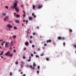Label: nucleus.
I'll return each mask as SVG.
<instances>
[{"label": "nucleus", "mask_w": 76, "mask_h": 76, "mask_svg": "<svg viewBox=\"0 0 76 76\" xmlns=\"http://www.w3.org/2000/svg\"><path fill=\"white\" fill-rule=\"evenodd\" d=\"M33 67H32V66L31 65H30L29 67L31 69H32V70H34L35 69V66H36V64L34 62L33 65Z\"/></svg>", "instance_id": "f257e3e1"}, {"label": "nucleus", "mask_w": 76, "mask_h": 76, "mask_svg": "<svg viewBox=\"0 0 76 76\" xmlns=\"http://www.w3.org/2000/svg\"><path fill=\"white\" fill-rule=\"evenodd\" d=\"M17 6H18V3L15 2L13 4V7H12V8L13 9H14L15 8H16L17 7Z\"/></svg>", "instance_id": "f03ea898"}, {"label": "nucleus", "mask_w": 76, "mask_h": 76, "mask_svg": "<svg viewBox=\"0 0 76 76\" xmlns=\"http://www.w3.org/2000/svg\"><path fill=\"white\" fill-rule=\"evenodd\" d=\"M11 53H10L9 52V51L7 52L6 54L5 55L6 56H10V57H11V56H12V53L11 55Z\"/></svg>", "instance_id": "7ed1b4c3"}, {"label": "nucleus", "mask_w": 76, "mask_h": 76, "mask_svg": "<svg viewBox=\"0 0 76 76\" xmlns=\"http://www.w3.org/2000/svg\"><path fill=\"white\" fill-rule=\"evenodd\" d=\"M9 18V15H7L6 16L5 18L4 19V21L6 22V21H7V20H8Z\"/></svg>", "instance_id": "20e7f679"}, {"label": "nucleus", "mask_w": 76, "mask_h": 76, "mask_svg": "<svg viewBox=\"0 0 76 76\" xmlns=\"http://www.w3.org/2000/svg\"><path fill=\"white\" fill-rule=\"evenodd\" d=\"M9 42H6L5 46V48H8L9 47Z\"/></svg>", "instance_id": "39448f33"}, {"label": "nucleus", "mask_w": 76, "mask_h": 76, "mask_svg": "<svg viewBox=\"0 0 76 76\" xmlns=\"http://www.w3.org/2000/svg\"><path fill=\"white\" fill-rule=\"evenodd\" d=\"M7 27H8L9 28H13V26L12 25H10V24H8L7 25Z\"/></svg>", "instance_id": "423d86ee"}, {"label": "nucleus", "mask_w": 76, "mask_h": 76, "mask_svg": "<svg viewBox=\"0 0 76 76\" xmlns=\"http://www.w3.org/2000/svg\"><path fill=\"white\" fill-rule=\"evenodd\" d=\"M14 9L16 10V12H19V8H17V7H16V8H15Z\"/></svg>", "instance_id": "0eeeda50"}, {"label": "nucleus", "mask_w": 76, "mask_h": 76, "mask_svg": "<svg viewBox=\"0 0 76 76\" xmlns=\"http://www.w3.org/2000/svg\"><path fill=\"white\" fill-rule=\"evenodd\" d=\"M25 45H26V46H28V45H29V43H28V42H25Z\"/></svg>", "instance_id": "6e6552de"}, {"label": "nucleus", "mask_w": 76, "mask_h": 76, "mask_svg": "<svg viewBox=\"0 0 76 76\" xmlns=\"http://www.w3.org/2000/svg\"><path fill=\"white\" fill-rule=\"evenodd\" d=\"M42 5L38 6L37 8L38 9H41V8H42Z\"/></svg>", "instance_id": "1a4fd4ad"}, {"label": "nucleus", "mask_w": 76, "mask_h": 76, "mask_svg": "<svg viewBox=\"0 0 76 76\" xmlns=\"http://www.w3.org/2000/svg\"><path fill=\"white\" fill-rule=\"evenodd\" d=\"M15 23H19L20 22L19 21V20H17L15 21Z\"/></svg>", "instance_id": "9d476101"}, {"label": "nucleus", "mask_w": 76, "mask_h": 76, "mask_svg": "<svg viewBox=\"0 0 76 76\" xmlns=\"http://www.w3.org/2000/svg\"><path fill=\"white\" fill-rule=\"evenodd\" d=\"M12 38L13 39H15V38H16L17 37H16V36L14 35L12 36Z\"/></svg>", "instance_id": "9b49d317"}, {"label": "nucleus", "mask_w": 76, "mask_h": 76, "mask_svg": "<svg viewBox=\"0 0 76 76\" xmlns=\"http://www.w3.org/2000/svg\"><path fill=\"white\" fill-rule=\"evenodd\" d=\"M51 42V39L48 40L47 41V43H48V42Z\"/></svg>", "instance_id": "f8f14e48"}, {"label": "nucleus", "mask_w": 76, "mask_h": 76, "mask_svg": "<svg viewBox=\"0 0 76 76\" xmlns=\"http://www.w3.org/2000/svg\"><path fill=\"white\" fill-rule=\"evenodd\" d=\"M32 16H33L34 18L36 17V15H34V13H32Z\"/></svg>", "instance_id": "ddd939ff"}, {"label": "nucleus", "mask_w": 76, "mask_h": 76, "mask_svg": "<svg viewBox=\"0 0 76 76\" xmlns=\"http://www.w3.org/2000/svg\"><path fill=\"white\" fill-rule=\"evenodd\" d=\"M58 39H59V40H61V37H58Z\"/></svg>", "instance_id": "4468645a"}, {"label": "nucleus", "mask_w": 76, "mask_h": 76, "mask_svg": "<svg viewBox=\"0 0 76 76\" xmlns=\"http://www.w3.org/2000/svg\"><path fill=\"white\" fill-rule=\"evenodd\" d=\"M2 16H6V13H3L2 14Z\"/></svg>", "instance_id": "2eb2a0df"}, {"label": "nucleus", "mask_w": 76, "mask_h": 76, "mask_svg": "<svg viewBox=\"0 0 76 76\" xmlns=\"http://www.w3.org/2000/svg\"><path fill=\"white\" fill-rule=\"evenodd\" d=\"M19 17H20V15L18 14H17L16 15V18H19Z\"/></svg>", "instance_id": "dca6fc26"}, {"label": "nucleus", "mask_w": 76, "mask_h": 76, "mask_svg": "<svg viewBox=\"0 0 76 76\" xmlns=\"http://www.w3.org/2000/svg\"><path fill=\"white\" fill-rule=\"evenodd\" d=\"M33 9H35V6L34 5H33Z\"/></svg>", "instance_id": "f3484780"}, {"label": "nucleus", "mask_w": 76, "mask_h": 76, "mask_svg": "<svg viewBox=\"0 0 76 76\" xmlns=\"http://www.w3.org/2000/svg\"><path fill=\"white\" fill-rule=\"evenodd\" d=\"M6 30H7L8 31H10L11 29H10V28H7Z\"/></svg>", "instance_id": "a211bd4d"}, {"label": "nucleus", "mask_w": 76, "mask_h": 76, "mask_svg": "<svg viewBox=\"0 0 76 76\" xmlns=\"http://www.w3.org/2000/svg\"><path fill=\"white\" fill-rule=\"evenodd\" d=\"M29 20H32V17H29Z\"/></svg>", "instance_id": "6ab92c4d"}, {"label": "nucleus", "mask_w": 76, "mask_h": 76, "mask_svg": "<svg viewBox=\"0 0 76 76\" xmlns=\"http://www.w3.org/2000/svg\"><path fill=\"white\" fill-rule=\"evenodd\" d=\"M10 45L11 46H12L13 45V42L11 41L10 43Z\"/></svg>", "instance_id": "aec40b11"}, {"label": "nucleus", "mask_w": 76, "mask_h": 76, "mask_svg": "<svg viewBox=\"0 0 76 76\" xmlns=\"http://www.w3.org/2000/svg\"><path fill=\"white\" fill-rule=\"evenodd\" d=\"M28 20H26V25H27V24H28Z\"/></svg>", "instance_id": "412c9836"}, {"label": "nucleus", "mask_w": 76, "mask_h": 76, "mask_svg": "<svg viewBox=\"0 0 76 76\" xmlns=\"http://www.w3.org/2000/svg\"><path fill=\"white\" fill-rule=\"evenodd\" d=\"M21 64H23L24 63V62L23 61H21Z\"/></svg>", "instance_id": "4be33fe9"}, {"label": "nucleus", "mask_w": 76, "mask_h": 76, "mask_svg": "<svg viewBox=\"0 0 76 76\" xmlns=\"http://www.w3.org/2000/svg\"><path fill=\"white\" fill-rule=\"evenodd\" d=\"M61 39H62V40H64V39H65V38H64V37H61Z\"/></svg>", "instance_id": "5701e85b"}, {"label": "nucleus", "mask_w": 76, "mask_h": 76, "mask_svg": "<svg viewBox=\"0 0 76 76\" xmlns=\"http://www.w3.org/2000/svg\"><path fill=\"white\" fill-rule=\"evenodd\" d=\"M3 52H2L1 53V54H0V56H2V55H3Z\"/></svg>", "instance_id": "b1692460"}, {"label": "nucleus", "mask_w": 76, "mask_h": 76, "mask_svg": "<svg viewBox=\"0 0 76 76\" xmlns=\"http://www.w3.org/2000/svg\"><path fill=\"white\" fill-rule=\"evenodd\" d=\"M40 68V67H39V66H37V69H38V70H39Z\"/></svg>", "instance_id": "393cba45"}, {"label": "nucleus", "mask_w": 76, "mask_h": 76, "mask_svg": "<svg viewBox=\"0 0 76 76\" xmlns=\"http://www.w3.org/2000/svg\"><path fill=\"white\" fill-rule=\"evenodd\" d=\"M10 76H12V73L10 72Z\"/></svg>", "instance_id": "a878e982"}, {"label": "nucleus", "mask_w": 76, "mask_h": 76, "mask_svg": "<svg viewBox=\"0 0 76 76\" xmlns=\"http://www.w3.org/2000/svg\"><path fill=\"white\" fill-rule=\"evenodd\" d=\"M46 60L47 61H49V58H46Z\"/></svg>", "instance_id": "bb28decb"}, {"label": "nucleus", "mask_w": 76, "mask_h": 76, "mask_svg": "<svg viewBox=\"0 0 76 76\" xmlns=\"http://www.w3.org/2000/svg\"><path fill=\"white\" fill-rule=\"evenodd\" d=\"M73 46L75 47V48H76V45H73Z\"/></svg>", "instance_id": "cd10ccee"}, {"label": "nucleus", "mask_w": 76, "mask_h": 76, "mask_svg": "<svg viewBox=\"0 0 76 76\" xmlns=\"http://www.w3.org/2000/svg\"><path fill=\"white\" fill-rule=\"evenodd\" d=\"M14 28L15 29H17V27H16V26H15L14 27Z\"/></svg>", "instance_id": "c85d7f7f"}, {"label": "nucleus", "mask_w": 76, "mask_h": 76, "mask_svg": "<svg viewBox=\"0 0 76 76\" xmlns=\"http://www.w3.org/2000/svg\"><path fill=\"white\" fill-rule=\"evenodd\" d=\"M5 7L6 9H8V7L7 6H5Z\"/></svg>", "instance_id": "c756f323"}, {"label": "nucleus", "mask_w": 76, "mask_h": 76, "mask_svg": "<svg viewBox=\"0 0 76 76\" xmlns=\"http://www.w3.org/2000/svg\"><path fill=\"white\" fill-rule=\"evenodd\" d=\"M20 66L21 67H23V64H20Z\"/></svg>", "instance_id": "7c9ffc66"}, {"label": "nucleus", "mask_w": 76, "mask_h": 76, "mask_svg": "<svg viewBox=\"0 0 76 76\" xmlns=\"http://www.w3.org/2000/svg\"><path fill=\"white\" fill-rule=\"evenodd\" d=\"M33 34L34 35H36V33H33Z\"/></svg>", "instance_id": "2f4dec72"}, {"label": "nucleus", "mask_w": 76, "mask_h": 76, "mask_svg": "<svg viewBox=\"0 0 76 76\" xmlns=\"http://www.w3.org/2000/svg\"><path fill=\"white\" fill-rule=\"evenodd\" d=\"M69 31L72 32V30L71 29H69Z\"/></svg>", "instance_id": "473e14b6"}, {"label": "nucleus", "mask_w": 76, "mask_h": 76, "mask_svg": "<svg viewBox=\"0 0 76 76\" xmlns=\"http://www.w3.org/2000/svg\"><path fill=\"white\" fill-rule=\"evenodd\" d=\"M23 59H25L26 58V57L25 56H23Z\"/></svg>", "instance_id": "72a5a7b5"}, {"label": "nucleus", "mask_w": 76, "mask_h": 76, "mask_svg": "<svg viewBox=\"0 0 76 76\" xmlns=\"http://www.w3.org/2000/svg\"><path fill=\"white\" fill-rule=\"evenodd\" d=\"M44 56V54L43 53L40 54V56Z\"/></svg>", "instance_id": "f704fd0d"}, {"label": "nucleus", "mask_w": 76, "mask_h": 76, "mask_svg": "<svg viewBox=\"0 0 76 76\" xmlns=\"http://www.w3.org/2000/svg\"><path fill=\"white\" fill-rule=\"evenodd\" d=\"M18 64V62H15V64L17 65Z\"/></svg>", "instance_id": "c9c22d12"}, {"label": "nucleus", "mask_w": 76, "mask_h": 76, "mask_svg": "<svg viewBox=\"0 0 76 76\" xmlns=\"http://www.w3.org/2000/svg\"><path fill=\"white\" fill-rule=\"evenodd\" d=\"M24 50H26V47H25L24 49H23Z\"/></svg>", "instance_id": "e433bc0d"}, {"label": "nucleus", "mask_w": 76, "mask_h": 76, "mask_svg": "<svg viewBox=\"0 0 76 76\" xmlns=\"http://www.w3.org/2000/svg\"><path fill=\"white\" fill-rule=\"evenodd\" d=\"M65 45H66V43H65V42H64L63 43V45H64V46Z\"/></svg>", "instance_id": "4c0bfd02"}, {"label": "nucleus", "mask_w": 76, "mask_h": 76, "mask_svg": "<svg viewBox=\"0 0 76 76\" xmlns=\"http://www.w3.org/2000/svg\"><path fill=\"white\" fill-rule=\"evenodd\" d=\"M23 13H24V14H25V15H26V13L24 11H23Z\"/></svg>", "instance_id": "58836bf2"}, {"label": "nucleus", "mask_w": 76, "mask_h": 76, "mask_svg": "<svg viewBox=\"0 0 76 76\" xmlns=\"http://www.w3.org/2000/svg\"><path fill=\"white\" fill-rule=\"evenodd\" d=\"M31 60V59H29L28 60V61H30Z\"/></svg>", "instance_id": "ea45409f"}, {"label": "nucleus", "mask_w": 76, "mask_h": 76, "mask_svg": "<svg viewBox=\"0 0 76 76\" xmlns=\"http://www.w3.org/2000/svg\"><path fill=\"white\" fill-rule=\"evenodd\" d=\"M36 57H37V58L38 57H39V56H38V55H36Z\"/></svg>", "instance_id": "a19ab883"}, {"label": "nucleus", "mask_w": 76, "mask_h": 76, "mask_svg": "<svg viewBox=\"0 0 76 76\" xmlns=\"http://www.w3.org/2000/svg\"><path fill=\"white\" fill-rule=\"evenodd\" d=\"M53 45H56V43H55V42H53Z\"/></svg>", "instance_id": "79ce46f5"}, {"label": "nucleus", "mask_w": 76, "mask_h": 76, "mask_svg": "<svg viewBox=\"0 0 76 76\" xmlns=\"http://www.w3.org/2000/svg\"><path fill=\"white\" fill-rule=\"evenodd\" d=\"M22 26H24V24H23V23L22 24Z\"/></svg>", "instance_id": "37998d69"}, {"label": "nucleus", "mask_w": 76, "mask_h": 76, "mask_svg": "<svg viewBox=\"0 0 76 76\" xmlns=\"http://www.w3.org/2000/svg\"><path fill=\"white\" fill-rule=\"evenodd\" d=\"M23 17H25V14H23Z\"/></svg>", "instance_id": "c03bdc74"}, {"label": "nucleus", "mask_w": 76, "mask_h": 76, "mask_svg": "<svg viewBox=\"0 0 76 76\" xmlns=\"http://www.w3.org/2000/svg\"><path fill=\"white\" fill-rule=\"evenodd\" d=\"M31 56L32 57H33V56H34V55H33V54H31Z\"/></svg>", "instance_id": "a18cd8bd"}, {"label": "nucleus", "mask_w": 76, "mask_h": 76, "mask_svg": "<svg viewBox=\"0 0 76 76\" xmlns=\"http://www.w3.org/2000/svg\"><path fill=\"white\" fill-rule=\"evenodd\" d=\"M29 42H30V43H32V41H31V40H30L29 41Z\"/></svg>", "instance_id": "49530a36"}, {"label": "nucleus", "mask_w": 76, "mask_h": 76, "mask_svg": "<svg viewBox=\"0 0 76 76\" xmlns=\"http://www.w3.org/2000/svg\"><path fill=\"white\" fill-rule=\"evenodd\" d=\"M32 47H33V48L35 47V46L34 45H32Z\"/></svg>", "instance_id": "de8ad7c7"}, {"label": "nucleus", "mask_w": 76, "mask_h": 76, "mask_svg": "<svg viewBox=\"0 0 76 76\" xmlns=\"http://www.w3.org/2000/svg\"><path fill=\"white\" fill-rule=\"evenodd\" d=\"M16 50H14V51H13V52L14 53H16Z\"/></svg>", "instance_id": "09e8293b"}, {"label": "nucleus", "mask_w": 76, "mask_h": 76, "mask_svg": "<svg viewBox=\"0 0 76 76\" xmlns=\"http://www.w3.org/2000/svg\"><path fill=\"white\" fill-rule=\"evenodd\" d=\"M26 67H27V68H28L29 67V65H27L26 66Z\"/></svg>", "instance_id": "8fccbe9b"}, {"label": "nucleus", "mask_w": 76, "mask_h": 76, "mask_svg": "<svg viewBox=\"0 0 76 76\" xmlns=\"http://www.w3.org/2000/svg\"><path fill=\"white\" fill-rule=\"evenodd\" d=\"M42 48L43 50H44V49H45V47L44 46H43V47H42Z\"/></svg>", "instance_id": "3c124183"}, {"label": "nucleus", "mask_w": 76, "mask_h": 76, "mask_svg": "<svg viewBox=\"0 0 76 76\" xmlns=\"http://www.w3.org/2000/svg\"><path fill=\"white\" fill-rule=\"evenodd\" d=\"M30 38H32V36H31L30 37Z\"/></svg>", "instance_id": "603ef678"}, {"label": "nucleus", "mask_w": 76, "mask_h": 76, "mask_svg": "<svg viewBox=\"0 0 76 76\" xmlns=\"http://www.w3.org/2000/svg\"><path fill=\"white\" fill-rule=\"evenodd\" d=\"M44 46H47V44H45L44 45Z\"/></svg>", "instance_id": "864d4df0"}, {"label": "nucleus", "mask_w": 76, "mask_h": 76, "mask_svg": "<svg viewBox=\"0 0 76 76\" xmlns=\"http://www.w3.org/2000/svg\"><path fill=\"white\" fill-rule=\"evenodd\" d=\"M37 73H39V71H37Z\"/></svg>", "instance_id": "5fc2aeb1"}, {"label": "nucleus", "mask_w": 76, "mask_h": 76, "mask_svg": "<svg viewBox=\"0 0 76 76\" xmlns=\"http://www.w3.org/2000/svg\"><path fill=\"white\" fill-rule=\"evenodd\" d=\"M21 7H23V5H21Z\"/></svg>", "instance_id": "6e6d98bb"}, {"label": "nucleus", "mask_w": 76, "mask_h": 76, "mask_svg": "<svg viewBox=\"0 0 76 76\" xmlns=\"http://www.w3.org/2000/svg\"><path fill=\"white\" fill-rule=\"evenodd\" d=\"M26 76V75H25V74H23V76Z\"/></svg>", "instance_id": "4d7b16f0"}, {"label": "nucleus", "mask_w": 76, "mask_h": 76, "mask_svg": "<svg viewBox=\"0 0 76 76\" xmlns=\"http://www.w3.org/2000/svg\"><path fill=\"white\" fill-rule=\"evenodd\" d=\"M38 51H40V49L38 48Z\"/></svg>", "instance_id": "13d9d810"}, {"label": "nucleus", "mask_w": 76, "mask_h": 76, "mask_svg": "<svg viewBox=\"0 0 76 76\" xmlns=\"http://www.w3.org/2000/svg\"><path fill=\"white\" fill-rule=\"evenodd\" d=\"M0 57H1L2 58H3V57H4L3 56H0Z\"/></svg>", "instance_id": "bf43d9fd"}, {"label": "nucleus", "mask_w": 76, "mask_h": 76, "mask_svg": "<svg viewBox=\"0 0 76 76\" xmlns=\"http://www.w3.org/2000/svg\"><path fill=\"white\" fill-rule=\"evenodd\" d=\"M34 54H36V52H34Z\"/></svg>", "instance_id": "052dcab7"}, {"label": "nucleus", "mask_w": 76, "mask_h": 76, "mask_svg": "<svg viewBox=\"0 0 76 76\" xmlns=\"http://www.w3.org/2000/svg\"><path fill=\"white\" fill-rule=\"evenodd\" d=\"M31 57L30 56L29 57V58L30 59H31Z\"/></svg>", "instance_id": "680f3d73"}, {"label": "nucleus", "mask_w": 76, "mask_h": 76, "mask_svg": "<svg viewBox=\"0 0 76 76\" xmlns=\"http://www.w3.org/2000/svg\"><path fill=\"white\" fill-rule=\"evenodd\" d=\"M37 29H39V26H38L37 27Z\"/></svg>", "instance_id": "e2e57ef3"}, {"label": "nucleus", "mask_w": 76, "mask_h": 76, "mask_svg": "<svg viewBox=\"0 0 76 76\" xmlns=\"http://www.w3.org/2000/svg\"><path fill=\"white\" fill-rule=\"evenodd\" d=\"M15 1V2H17V3H18V1Z\"/></svg>", "instance_id": "0e129e2a"}, {"label": "nucleus", "mask_w": 76, "mask_h": 76, "mask_svg": "<svg viewBox=\"0 0 76 76\" xmlns=\"http://www.w3.org/2000/svg\"><path fill=\"white\" fill-rule=\"evenodd\" d=\"M19 72H21V70L20 69H19Z\"/></svg>", "instance_id": "69168bd1"}, {"label": "nucleus", "mask_w": 76, "mask_h": 76, "mask_svg": "<svg viewBox=\"0 0 76 76\" xmlns=\"http://www.w3.org/2000/svg\"><path fill=\"white\" fill-rule=\"evenodd\" d=\"M5 42H2V43L3 44H4V43H5Z\"/></svg>", "instance_id": "338daca9"}, {"label": "nucleus", "mask_w": 76, "mask_h": 76, "mask_svg": "<svg viewBox=\"0 0 76 76\" xmlns=\"http://www.w3.org/2000/svg\"><path fill=\"white\" fill-rule=\"evenodd\" d=\"M3 45H4V44L3 43H2V44H1V45L3 46Z\"/></svg>", "instance_id": "774afa93"}]
</instances>
